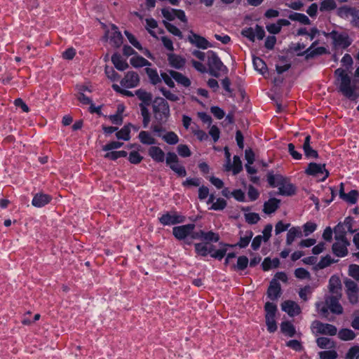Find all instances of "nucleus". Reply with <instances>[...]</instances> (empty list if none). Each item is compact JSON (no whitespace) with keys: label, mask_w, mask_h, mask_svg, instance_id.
I'll return each instance as SVG.
<instances>
[{"label":"nucleus","mask_w":359,"mask_h":359,"mask_svg":"<svg viewBox=\"0 0 359 359\" xmlns=\"http://www.w3.org/2000/svg\"><path fill=\"white\" fill-rule=\"evenodd\" d=\"M280 329L285 335L293 337L295 334V329L293 325L289 321L283 322L280 325Z\"/></svg>","instance_id":"nucleus-40"},{"label":"nucleus","mask_w":359,"mask_h":359,"mask_svg":"<svg viewBox=\"0 0 359 359\" xmlns=\"http://www.w3.org/2000/svg\"><path fill=\"white\" fill-rule=\"evenodd\" d=\"M111 27L112 33L111 35L109 36L110 41L114 48H118L119 47H121L123 42V37L116 25L111 24Z\"/></svg>","instance_id":"nucleus-17"},{"label":"nucleus","mask_w":359,"mask_h":359,"mask_svg":"<svg viewBox=\"0 0 359 359\" xmlns=\"http://www.w3.org/2000/svg\"><path fill=\"white\" fill-rule=\"evenodd\" d=\"M148 154L156 163H163L165 161V153L159 147L151 146L148 150Z\"/></svg>","instance_id":"nucleus-19"},{"label":"nucleus","mask_w":359,"mask_h":359,"mask_svg":"<svg viewBox=\"0 0 359 359\" xmlns=\"http://www.w3.org/2000/svg\"><path fill=\"white\" fill-rule=\"evenodd\" d=\"M288 18L292 21H297L303 25H310L311 20L309 18L303 13H291L288 15Z\"/></svg>","instance_id":"nucleus-36"},{"label":"nucleus","mask_w":359,"mask_h":359,"mask_svg":"<svg viewBox=\"0 0 359 359\" xmlns=\"http://www.w3.org/2000/svg\"><path fill=\"white\" fill-rule=\"evenodd\" d=\"M264 310L266 311V317L275 316L277 311V306L272 302H266L264 306Z\"/></svg>","instance_id":"nucleus-55"},{"label":"nucleus","mask_w":359,"mask_h":359,"mask_svg":"<svg viewBox=\"0 0 359 359\" xmlns=\"http://www.w3.org/2000/svg\"><path fill=\"white\" fill-rule=\"evenodd\" d=\"M52 196L43 194V193H37L36 194L32 201V205L36 208H42L46 205L50 203L52 201Z\"/></svg>","instance_id":"nucleus-14"},{"label":"nucleus","mask_w":359,"mask_h":359,"mask_svg":"<svg viewBox=\"0 0 359 359\" xmlns=\"http://www.w3.org/2000/svg\"><path fill=\"white\" fill-rule=\"evenodd\" d=\"M280 284L276 279H272L267 290V296L271 300H276L280 297Z\"/></svg>","instance_id":"nucleus-16"},{"label":"nucleus","mask_w":359,"mask_h":359,"mask_svg":"<svg viewBox=\"0 0 359 359\" xmlns=\"http://www.w3.org/2000/svg\"><path fill=\"white\" fill-rule=\"evenodd\" d=\"M143 159V156H141L138 151H132L129 154L128 161L132 164H139Z\"/></svg>","instance_id":"nucleus-56"},{"label":"nucleus","mask_w":359,"mask_h":359,"mask_svg":"<svg viewBox=\"0 0 359 359\" xmlns=\"http://www.w3.org/2000/svg\"><path fill=\"white\" fill-rule=\"evenodd\" d=\"M190 35L188 36L189 41L194 44L197 48L201 49H207L210 47H215V46L209 42L205 37L194 33L192 30L189 31Z\"/></svg>","instance_id":"nucleus-10"},{"label":"nucleus","mask_w":359,"mask_h":359,"mask_svg":"<svg viewBox=\"0 0 359 359\" xmlns=\"http://www.w3.org/2000/svg\"><path fill=\"white\" fill-rule=\"evenodd\" d=\"M329 36L332 39L335 47L345 49L352 43L351 39L346 33H339L337 31H332L329 33Z\"/></svg>","instance_id":"nucleus-7"},{"label":"nucleus","mask_w":359,"mask_h":359,"mask_svg":"<svg viewBox=\"0 0 359 359\" xmlns=\"http://www.w3.org/2000/svg\"><path fill=\"white\" fill-rule=\"evenodd\" d=\"M325 176L322 180H325L329 176V172L325 169V164H318L316 163H310L307 168L305 170V173L308 175L318 176L320 173H324Z\"/></svg>","instance_id":"nucleus-11"},{"label":"nucleus","mask_w":359,"mask_h":359,"mask_svg":"<svg viewBox=\"0 0 359 359\" xmlns=\"http://www.w3.org/2000/svg\"><path fill=\"white\" fill-rule=\"evenodd\" d=\"M311 144V136L307 135L305 137L304 142L303 144V149L304 151V154L307 158H317L318 157V151L315 149H313L310 145Z\"/></svg>","instance_id":"nucleus-27"},{"label":"nucleus","mask_w":359,"mask_h":359,"mask_svg":"<svg viewBox=\"0 0 359 359\" xmlns=\"http://www.w3.org/2000/svg\"><path fill=\"white\" fill-rule=\"evenodd\" d=\"M282 310L286 312L290 316H295L300 313L299 306L292 300H287L281 304Z\"/></svg>","instance_id":"nucleus-15"},{"label":"nucleus","mask_w":359,"mask_h":359,"mask_svg":"<svg viewBox=\"0 0 359 359\" xmlns=\"http://www.w3.org/2000/svg\"><path fill=\"white\" fill-rule=\"evenodd\" d=\"M210 111L217 119H222L225 116L224 111L217 106L211 107Z\"/></svg>","instance_id":"nucleus-62"},{"label":"nucleus","mask_w":359,"mask_h":359,"mask_svg":"<svg viewBox=\"0 0 359 359\" xmlns=\"http://www.w3.org/2000/svg\"><path fill=\"white\" fill-rule=\"evenodd\" d=\"M320 359H336L338 354L334 350L323 351L319 353Z\"/></svg>","instance_id":"nucleus-57"},{"label":"nucleus","mask_w":359,"mask_h":359,"mask_svg":"<svg viewBox=\"0 0 359 359\" xmlns=\"http://www.w3.org/2000/svg\"><path fill=\"white\" fill-rule=\"evenodd\" d=\"M265 36V31L263 27L259 25H256L255 29L252 28H248V39L254 41L255 38L262 40Z\"/></svg>","instance_id":"nucleus-25"},{"label":"nucleus","mask_w":359,"mask_h":359,"mask_svg":"<svg viewBox=\"0 0 359 359\" xmlns=\"http://www.w3.org/2000/svg\"><path fill=\"white\" fill-rule=\"evenodd\" d=\"M168 73L170 75V76L178 83L182 85L186 88L190 86V79L188 77L183 75L182 73L175 70H168Z\"/></svg>","instance_id":"nucleus-22"},{"label":"nucleus","mask_w":359,"mask_h":359,"mask_svg":"<svg viewBox=\"0 0 359 359\" xmlns=\"http://www.w3.org/2000/svg\"><path fill=\"white\" fill-rule=\"evenodd\" d=\"M208 66L209 74L216 78L219 76V72H228L227 67L223 64L217 53L213 50H208Z\"/></svg>","instance_id":"nucleus-3"},{"label":"nucleus","mask_w":359,"mask_h":359,"mask_svg":"<svg viewBox=\"0 0 359 359\" xmlns=\"http://www.w3.org/2000/svg\"><path fill=\"white\" fill-rule=\"evenodd\" d=\"M255 161H256V154L251 148H248V174L257 172V170L252 166Z\"/></svg>","instance_id":"nucleus-43"},{"label":"nucleus","mask_w":359,"mask_h":359,"mask_svg":"<svg viewBox=\"0 0 359 359\" xmlns=\"http://www.w3.org/2000/svg\"><path fill=\"white\" fill-rule=\"evenodd\" d=\"M162 139L170 145H175L180 140L177 135L173 131L167 132L166 134L162 136Z\"/></svg>","instance_id":"nucleus-39"},{"label":"nucleus","mask_w":359,"mask_h":359,"mask_svg":"<svg viewBox=\"0 0 359 359\" xmlns=\"http://www.w3.org/2000/svg\"><path fill=\"white\" fill-rule=\"evenodd\" d=\"M131 123L126 124L121 130H117L116 137L118 140L128 141L130 140Z\"/></svg>","instance_id":"nucleus-28"},{"label":"nucleus","mask_w":359,"mask_h":359,"mask_svg":"<svg viewBox=\"0 0 359 359\" xmlns=\"http://www.w3.org/2000/svg\"><path fill=\"white\" fill-rule=\"evenodd\" d=\"M219 248L216 249V246L212 243H194V251L196 255L206 257L208 255L215 259L221 261L227 252V247L232 248L238 245L240 248L247 247V236L241 237L240 241L235 245L220 242Z\"/></svg>","instance_id":"nucleus-1"},{"label":"nucleus","mask_w":359,"mask_h":359,"mask_svg":"<svg viewBox=\"0 0 359 359\" xmlns=\"http://www.w3.org/2000/svg\"><path fill=\"white\" fill-rule=\"evenodd\" d=\"M196 225L194 223L176 226L172 228V235L178 240L182 241L190 237L192 230H194Z\"/></svg>","instance_id":"nucleus-8"},{"label":"nucleus","mask_w":359,"mask_h":359,"mask_svg":"<svg viewBox=\"0 0 359 359\" xmlns=\"http://www.w3.org/2000/svg\"><path fill=\"white\" fill-rule=\"evenodd\" d=\"M247 269V256L243 255L238 258L237 263L231 266V269L234 271H243Z\"/></svg>","instance_id":"nucleus-37"},{"label":"nucleus","mask_w":359,"mask_h":359,"mask_svg":"<svg viewBox=\"0 0 359 359\" xmlns=\"http://www.w3.org/2000/svg\"><path fill=\"white\" fill-rule=\"evenodd\" d=\"M163 24L170 33L174 36H178L180 39H182L183 35L182 32L175 25L171 24L167 20H163Z\"/></svg>","instance_id":"nucleus-41"},{"label":"nucleus","mask_w":359,"mask_h":359,"mask_svg":"<svg viewBox=\"0 0 359 359\" xmlns=\"http://www.w3.org/2000/svg\"><path fill=\"white\" fill-rule=\"evenodd\" d=\"M318 43V41H314L311 46L307 48L306 50L302 53H298L297 56H303L305 55V60H309L311 58H313L318 55H321L326 53V48L325 47H318L315 49H313Z\"/></svg>","instance_id":"nucleus-13"},{"label":"nucleus","mask_w":359,"mask_h":359,"mask_svg":"<svg viewBox=\"0 0 359 359\" xmlns=\"http://www.w3.org/2000/svg\"><path fill=\"white\" fill-rule=\"evenodd\" d=\"M177 151L181 157L187 158L191 156V151L187 144H179Z\"/></svg>","instance_id":"nucleus-52"},{"label":"nucleus","mask_w":359,"mask_h":359,"mask_svg":"<svg viewBox=\"0 0 359 359\" xmlns=\"http://www.w3.org/2000/svg\"><path fill=\"white\" fill-rule=\"evenodd\" d=\"M124 34L129 42L137 50H142V44L137 41L136 37L128 30L124 31Z\"/></svg>","instance_id":"nucleus-53"},{"label":"nucleus","mask_w":359,"mask_h":359,"mask_svg":"<svg viewBox=\"0 0 359 359\" xmlns=\"http://www.w3.org/2000/svg\"><path fill=\"white\" fill-rule=\"evenodd\" d=\"M344 285L346 288V292L359 291L358 285L351 279H346L344 281Z\"/></svg>","instance_id":"nucleus-63"},{"label":"nucleus","mask_w":359,"mask_h":359,"mask_svg":"<svg viewBox=\"0 0 359 359\" xmlns=\"http://www.w3.org/2000/svg\"><path fill=\"white\" fill-rule=\"evenodd\" d=\"M348 274L356 280H359V265L351 264L348 267Z\"/></svg>","instance_id":"nucleus-61"},{"label":"nucleus","mask_w":359,"mask_h":359,"mask_svg":"<svg viewBox=\"0 0 359 359\" xmlns=\"http://www.w3.org/2000/svg\"><path fill=\"white\" fill-rule=\"evenodd\" d=\"M341 294H332L325 298V304L328 306L330 311L333 313L339 315L343 313V307L339 303Z\"/></svg>","instance_id":"nucleus-9"},{"label":"nucleus","mask_w":359,"mask_h":359,"mask_svg":"<svg viewBox=\"0 0 359 359\" xmlns=\"http://www.w3.org/2000/svg\"><path fill=\"white\" fill-rule=\"evenodd\" d=\"M312 330L314 334L334 336L337 334V327L331 324L323 323L316 320L312 323Z\"/></svg>","instance_id":"nucleus-6"},{"label":"nucleus","mask_w":359,"mask_h":359,"mask_svg":"<svg viewBox=\"0 0 359 359\" xmlns=\"http://www.w3.org/2000/svg\"><path fill=\"white\" fill-rule=\"evenodd\" d=\"M359 355V346H354L351 347L347 353L346 354V359H354V358H357Z\"/></svg>","instance_id":"nucleus-64"},{"label":"nucleus","mask_w":359,"mask_h":359,"mask_svg":"<svg viewBox=\"0 0 359 359\" xmlns=\"http://www.w3.org/2000/svg\"><path fill=\"white\" fill-rule=\"evenodd\" d=\"M138 138L143 144L152 145L156 143V140L147 131L142 130L138 135Z\"/></svg>","instance_id":"nucleus-35"},{"label":"nucleus","mask_w":359,"mask_h":359,"mask_svg":"<svg viewBox=\"0 0 359 359\" xmlns=\"http://www.w3.org/2000/svg\"><path fill=\"white\" fill-rule=\"evenodd\" d=\"M318 346L320 348L331 349L335 347V343L330 338H317Z\"/></svg>","instance_id":"nucleus-38"},{"label":"nucleus","mask_w":359,"mask_h":359,"mask_svg":"<svg viewBox=\"0 0 359 359\" xmlns=\"http://www.w3.org/2000/svg\"><path fill=\"white\" fill-rule=\"evenodd\" d=\"M144 71L149 79L150 83L152 85L156 86L161 82V79L158 76V72L156 69L146 67Z\"/></svg>","instance_id":"nucleus-32"},{"label":"nucleus","mask_w":359,"mask_h":359,"mask_svg":"<svg viewBox=\"0 0 359 359\" xmlns=\"http://www.w3.org/2000/svg\"><path fill=\"white\" fill-rule=\"evenodd\" d=\"M266 30L271 34H279L281 31L280 26L277 21L276 23L269 24L266 26Z\"/></svg>","instance_id":"nucleus-60"},{"label":"nucleus","mask_w":359,"mask_h":359,"mask_svg":"<svg viewBox=\"0 0 359 359\" xmlns=\"http://www.w3.org/2000/svg\"><path fill=\"white\" fill-rule=\"evenodd\" d=\"M354 8L348 7L346 6H341L337 10V15L342 18H348L351 16Z\"/></svg>","instance_id":"nucleus-54"},{"label":"nucleus","mask_w":359,"mask_h":359,"mask_svg":"<svg viewBox=\"0 0 359 359\" xmlns=\"http://www.w3.org/2000/svg\"><path fill=\"white\" fill-rule=\"evenodd\" d=\"M135 95L137 96L138 99L142 102V103L145 105H150L152 101V94L151 93H148L140 88L135 91Z\"/></svg>","instance_id":"nucleus-33"},{"label":"nucleus","mask_w":359,"mask_h":359,"mask_svg":"<svg viewBox=\"0 0 359 359\" xmlns=\"http://www.w3.org/2000/svg\"><path fill=\"white\" fill-rule=\"evenodd\" d=\"M337 8V4L334 0H323L320 3V11H332Z\"/></svg>","instance_id":"nucleus-46"},{"label":"nucleus","mask_w":359,"mask_h":359,"mask_svg":"<svg viewBox=\"0 0 359 359\" xmlns=\"http://www.w3.org/2000/svg\"><path fill=\"white\" fill-rule=\"evenodd\" d=\"M201 183V179L198 177L187 178L183 181L182 185L185 188H190L191 187H198Z\"/></svg>","instance_id":"nucleus-48"},{"label":"nucleus","mask_w":359,"mask_h":359,"mask_svg":"<svg viewBox=\"0 0 359 359\" xmlns=\"http://www.w3.org/2000/svg\"><path fill=\"white\" fill-rule=\"evenodd\" d=\"M302 236V231L299 227H292L287 233L286 243L290 245L294 241L295 238Z\"/></svg>","instance_id":"nucleus-34"},{"label":"nucleus","mask_w":359,"mask_h":359,"mask_svg":"<svg viewBox=\"0 0 359 359\" xmlns=\"http://www.w3.org/2000/svg\"><path fill=\"white\" fill-rule=\"evenodd\" d=\"M159 90L161 92L162 95L168 100L172 101V102H177L179 100V97L172 93L170 90H167L164 87L159 88Z\"/></svg>","instance_id":"nucleus-58"},{"label":"nucleus","mask_w":359,"mask_h":359,"mask_svg":"<svg viewBox=\"0 0 359 359\" xmlns=\"http://www.w3.org/2000/svg\"><path fill=\"white\" fill-rule=\"evenodd\" d=\"M329 290L332 294H341V284L339 277L332 276L329 280Z\"/></svg>","instance_id":"nucleus-26"},{"label":"nucleus","mask_w":359,"mask_h":359,"mask_svg":"<svg viewBox=\"0 0 359 359\" xmlns=\"http://www.w3.org/2000/svg\"><path fill=\"white\" fill-rule=\"evenodd\" d=\"M123 145V142L119 141H111L109 143L103 145L102 147V151H109L114 149H119Z\"/></svg>","instance_id":"nucleus-50"},{"label":"nucleus","mask_w":359,"mask_h":359,"mask_svg":"<svg viewBox=\"0 0 359 359\" xmlns=\"http://www.w3.org/2000/svg\"><path fill=\"white\" fill-rule=\"evenodd\" d=\"M280 203V200L276 198H271L264 203L263 211L266 214H271L279 208Z\"/></svg>","instance_id":"nucleus-23"},{"label":"nucleus","mask_w":359,"mask_h":359,"mask_svg":"<svg viewBox=\"0 0 359 359\" xmlns=\"http://www.w3.org/2000/svg\"><path fill=\"white\" fill-rule=\"evenodd\" d=\"M140 76L133 71L128 72L125 77L121 81V85L127 88H133L139 85Z\"/></svg>","instance_id":"nucleus-12"},{"label":"nucleus","mask_w":359,"mask_h":359,"mask_svg":"<svg viewBox=\"0 0 359 359\" xmlns=\"http://www.w3.org/2000/svg\"><path fill=\"white\" fill-rule=\"evenodd\" d=\"M243 170L242 162L240 159V157L237 155L233 156V163L232 164V167L231 170L233 172V175L238 174Z\"/></svg>","instance_id":"nucleus-49"},{"label":"nucleus","mask_w":359,"mask_h":359,"mask_svg":"<svg viewBox=\"0 0 359 359\" xmlns=\"http://www.w3.org/2000/svg\"><path fill=\"white\" fill-rule=\"evenodd\" d=\"M130 62V65L135 68L142 67L144 66H150L151 65L150 62H149L143 57L139 55L138 54L131 57Z\"/></svg>","instance_id":"nucleus-31"},{"label":"nucleus","mask_w":359,"mask_h":359,"mask_svg":"<svg viewBox=\"0 0 359 359\" xmlns=\"http://www.w3.org/2000/svg\"><path fill=\"white\" fill-rule=\"evenodd\" d=\"M158 221L163 226H171L185 222L186 217L176 211H170L163 214Z\"/></svg>","instance_id":"nucleus-5"},{"label":"nucleus","mask_w":359,"mask_h":359,"mask_svg":"<svg viewBox=\"0 0 359 359\" xmlns=\"http://www.w3.org/2000/svg\"><path fill=\"white\" fill-rule=\"evenodd\" d=\"M220 239L219 233H215L212 231H204V242L203 243H217Z\"/></svg>","instance_id":"nucleus-45"},{"label":"nucleus","mask_w":359,"mask_h":359,"mask_svg":"<svg viewBox=\"0 0 359 359\" xmlns=\"http://www.w3.org/2000/svg\"><path fill=\"white\" fill-rule=\"evenodd\" d=\"M111 60L115 68L119 71H124L129 67L127 62L123 60L121 57V55L118 53H114L112 55Z\"/></svg>","instance_id":"nucleus-24"},{"label":"nucleus","mask_w":359,"mask_h":359,"mask_svg":"<svg viewBox=\"0 0 359 359\" xmlns=\"http://www.w3.org/2000/svg\"><path fill=\"white\" fill-rule=\"evenodd\" d=\"M165 163L178 177H183L187 175L185 167L180 164V159L175 152L168 151L166 154Z\"/></svg>","instance_id":"nucleus-4"},{"label":"nucleus","mask_w":359,"mask_h":359,"mask_svg":"<svg viewBox=\"0 0 359 359\" xmlns=\"http://www.w3.org/2000/svg\"><path fill=\"white\" fill-rule=\"evenodd\" d=\"M104 73L107 78L112 81H116L121 77L112 67H109L108 65H106L104 67Z\"/></svg>","instance_id":"nucleus-47"},{"label":"nucleus","mask_w":359,"mask_h":359,"mask_svg":"<svg viewBox=\"0 0 359 359\" xmlns=\"http://www.w3.org/2000/svg\"><path fill=\"white\" fill-rule=\"evenodd\" d=\"M168 60L170 65L177 69L183 68L186 63L185 58L174 53H170L168 55Z\"/></svg>","instance_id":"nucleus-20"},{"label":"nucleus","mask_w":359,"mask_h":359,"mask_svg":"<svg viewBox=\"0 0 359 359\" xmlns=\"http://www.w3.org/2000/svg\"><path fill=\"white\" fill-rule=\"evenodd\" d=\"M348 245L344 243L336 242L332 245V252L337 257H344L348 254Z\"/></svg>","instance_id":"nucleus-29"},{"label":"nucleus","mask_w":359,"mask_h":359,"mask_svg":"<svg viewBox=\"0 0 359 359\" xmlns=\"http://www.w3.org/2000/svg\"><path fill=\"white\" fill-rule=\"evenodd\" d=\"M152 109L157 124L152 125L151 129L161 137L160 133L165 132V128L163 126L167 123L170 116V106L164 98L156 97L154 100Z\"/></svg>","instance_id":"nucleus-2"},{"label":"nucleus","mask_w":359,"mask_h":359,"mask_svg":"<svg viewBox=\"0 0 359 359\" xmlns=\"http://www.w3.org/2000/svg\"><path fill=\"white\" fill-rule=\"evenodd\" d=\"M358 195V191L357 190L353 189L348 194H346L345 196H343L341 199L350 204H355L357 203Z\"/></svg>","instance_id":"nucleus-44"},{"label":"nucleus","mask_w":359,"mask_h":359,"mask_svg":"<svg viewBox=\"0 0 359 359\" xmlns=\"http://www.w3.org/2000/svg\"><path fill=\"white\" fill-rule=\"evenodd\" d=\"M334 238L337 241H340L341 243H346V245H350L348 239L346 238V231L345 227L344 226V224L339 222L334 229Z\"/></svg>","instance_id":"nucleus-21"},{"label":"nucleus","mask_w":359,"mask_h":359,"mask_svg":"<svg viewBox=\"0 0 359 359\" xmlns=\"http://www.w3.org/2000/svg\"><path fill=\"white\" fill-rule=\"evenodd\" d=\"M287 180L288 178L285 177L280 174L274 175L273 171L269 172L267 174V181L271 187H280L284 184Z\"/></svg>","instance_id":"nucleus-18"},{"label":"nucleus","mask_w":359,"mask_h":359,"mask_svg":"<svg viewBox=\"0 0 359 359\" xmlns=\"http://www.w3.org/2000/svg\"><path fill=\"white\" fill-rule=\"evenodd\" d=\"M295 187L290 183L289 180H287L284 184L278 187V194L280 195L292 196L295 194Z\"/></svg>","instance_id":"nucleus-30"},{"label":"nucleus","mask_w":359,"mask_h":359,"mask_svg":"<svg viewBox=\"0 0 359 359\" xmlns=\"http://www.w3.org/2000/svg\"><path fill=\"white\" fill-rule=\"evenodd\" d=\"M226 201L224 198H219L217 199L216 202L212 203L210 209L214 210H222L226 208Z\"/></svg>","instance_id":"nucleus-59"},{"label":"nucleus","mask_w":359,"mask_h":359,"mask_svg":"<svg viewBox=\"0 0 359 359\" xmlns=\"http://www.w3.org/2000/svg\"><path fill=\"white\" fill-rule=\"evenodd\" d=\"M336 262L337 261L333 259L330 255H326L325 257L321 258L317 266L320 269H323Z\"/></svg>","instance_id":"nucleus-51"},{"label":"nucleus","mask_w":359,"mask_h":359,"mask_svg":"<svg viewBox=\"0 0 359 359\" xmlns=\"http://www.w3.org/2000/svg\"><path fill=\"white\" fill-rule=\"evenodd\" d=\"M253 65L255 69L264 76L265 73L267 71V67L264 60L259 57H254Z\"/></svg>","instance_id":"nucleus-42"}]
</instances>
